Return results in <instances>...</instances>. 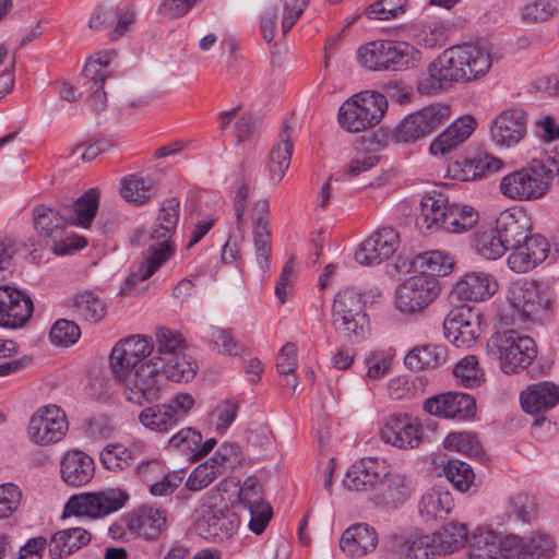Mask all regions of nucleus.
Wrapping results in <instances>:
<instances>
[{
	"instance_id": "c03bdc74",
	"label": "nucleus",
	"mask_w": 559,
	"mask_h": 559,
	"mask_svg": "<svg viewBox=\"0 0 559 559\" xmlns=\"http://www.w3.org/2000/svg\"><path fill=\"white\" fill-rule=\"evenodd\" d=\"M474 248L476 252L486 260H497L508 250L498 228L481 227L474 236Z\"/></svg>"
},
{
	"instance_id": "0e129e2a",
	"label": "nucleus",
	"mask_w": 559,
	"mask_h": 559,
	"mask_svg": "<svg viewBox=\"0 0 559 559\" xmlns=\"http://www.w3.org/2000/svg\"><path fill=\"white\" fill-rule=\"evenodd\" d=\"M205 333L219 354L231 356L240 353V346L227 330L210 325L206 328Z\"/></svg>"
},
{
	"instance_id": "c756f323",
	"label": "nucleus",
	"mask_w": 559,
	"mask_h": 559,
	"mask_svg": "<svg viewBox=\"0 0 559 559\" xmlns=\"http://www.w3.org/2000/svg\"><path fill=\"white\" fill-rule=\"evenodd\" d=\"M497 290V280L492 274L486 272L466 273L453 287V293L462 301H484Z\"/></svg>"
},
{
	"instance_id": "4468645a",
	"label": "nucleus",
	"mask_w": 559,
	"mask_h": 559,
	"mask_svg": "<svg viewBox=\"0 0 559 559\" xmlns=\"http://www.w3.org/2000/svg\"><path fill=\"white\" fill-rule=\"evenodd\" d=\"M439 294L438 277L419 272L399 286L395 304L400 311L414 313L430 305Z\"/></svg>"
},
{
	"instance_id": "603ef678",
	"label": "nucleus",
	"mask_w": 559,
	"mask_h": 559,
	"mask_svg": "<svg viewBox=\"0 0 559 559\" xmlns=\"http://www.w3.org/2000/svg\"><path fill=\"white\" fill-rule=\"evenodd\" d=\"M98 209V193L90 189L82 194L73 204L74 216L72 224L83 228L91 226Z\"/></svg>"
},
{
	"instance_id": "c85d7f7f",
	"label": "nucleus",
	"mask_w": 559,
	"mask_h": 559,
	"mask_svg": "<svg viewBox=\"0 0 559 559\" xmlns=\"http://www.w3.org/2000/svg\"><path fill=\"white\" fill-rule=\"evenodd\" d=\"M506 559L503 550V536H499L490 525H478L467 537L468 559Z\"/></svg>"
},
{
	"instance_id": "4be33fe9",
	"label": "nucleus",
	"mask_w": 559,
	"mask_h": 559,
	"mask_svg": "<svg viewBox=\"0 0 559 559\" xmlns=\"http://www.w3.org/2000/svg\"><path fill=\"white\" fill-rule=\"evenodd\" d=\"M194 525L197 533L203 538L221 542L234 534L238 520L229 511L224 512L210 506H203L197 511Z\"/></svg>"
},
{
	"instance_id": "473e14b6",
	"label": "nucleus",
	"mask_w": 559,
	"mask_h": 559,
	"mask_svg": "<svg viewBox=\"0 0 559 559\" xmlns=\"http://www.w3.org/2000/svg\"><path fill=\"white\" fill-rule=\"evenodd\" d=\"M496 227L508 247L531 238L532 221L520 207L507 209L497 216Z\"/></svg>"
},
{
	"instance_id": "09e8293b",
	"label": "nucleus",
	"mask_w": 559,
	"mask_h": 559,
	"mask_svg": "<svg viewBox=\"0 0 559 559\" xmlns=\"http://www.w3.org/2000/svg\"><path fill=\"white\" fill-rule=\"evenodd\" d=\"M478 222V212L467 204H450L442 230L464 233Z\"/></svg>"
},
{
	"instance_id": "bb28decb",
	"label": "nucleus",
	"mask_w": 559,
	"mask_h": 559,
	"mask_svg": "<svg viewBox=\"0 0 559 559\" xmlns=\"http://www.w3.org/2000/svg\"><path fill=\"white\" fill-rule=\"evenodd\" d=\"M526 122L521 111L507 110L492 121L490 139L499 147L515 146L525 136Z\"/></svg>"
},
{
	"instance_id": "5fc2aeb1",
	"label": "nucleus",
	"mask_w": 559,
	"mask_h": 559,
	"mask_svg": "<svg viewBox=\"0 0 559 559\" xmlns=\"http://www.w3.org/2000/svg\"><path fill=\"white\" fill-rule=\"evenodd\" d=\"M443 445L449 451H456L472 457H479L483 452L476 436L472 432H451L444 438Z\"/></svg>"
},
{
	"instance_id": "f3484780",
	"label": "nucleus",
	"mask_w": 559,
	"mask_h": 559,
	"mask_svg": "<svg viewBox=\"0 0 559 559\" xmlns=\"http://www.w3.org/2000/svg\"><path fill=\"white\" fill-rule=\"evenodd\" d=\"M444 335L456 347H472L483 333L481 314L469 307L451 310L443 321Z\"/></svg>"
},
{
	"instance_id": "774afa93",
	"label": "nucleus",
	"mask_w": 559,
	"mask_h": 559,
	"mask_svg": "<svg viewBox=\"0 0 559 559\" xmlns=\"http://www.w3.org/2000/svg\"><path fill=\"white\" fill-rule=\"evenodd\" d=\"M535 133L543 144L559 141V117L546 114L535 121Z\"/></svg>"
},
{
	"instance_id": "dca6fc26",
	"label": "nucleus",
	"mask_w": 559,
	"mask_h": 559,
	"mask_svg": "<svg viewBox=\"0 0 559 559\" xmlns=\"http://www.w3.org/2000/svg\"><path fill=\"white\" fill-rule=\"evenodd\" d=\"M68 431L66 413L57 405L38 408L29 419L27 436L38 445L59 442Z\"/></svg>"
},
{
	"instance_id": "3c124183",
	"label": "nucleus",
	"mask_w": 559,
	"mask_h": 559,
	"mask_svg": "<svg viewBox=\"0 0 559 559\" xmlns=\"http://www.w3.org/2000/svg\"><path fill=\"white\" fill-rule=\"evenodd\" d=\"M453 374L464 388H478L485 382V373L478 366L476 356L468 355L457 361Z\"/></svg>"
},
{
	"instance_id": "58836bf2",
	"label": "nucleus",
	"mask_w": 559,
	"mask_h": 559,
	"mask_svg": "<svg viewBox=\"0 0 559 559\" xmlns=\"http://www.w3.org/2000/svg\"><path fill=\"white\" fill-rule=\"evenodd\" d=\"M412 481L402 474H391L378 484L373 500L377 504L397 507L403 504L412 495Z\"/></svg>"
},
{
	"instance_id": "bf43d9fd",
	"label": "nucleus",
	"mask_w": 559,
	"mask_h": 559,
	"mask_svg": "<svg viewBox=\"0 0 559 559\" xmlns=\"http://www.w3.org/2000/svg\"><path fill=\"white\" fill-rule=\"evenodd\" d=\"M509 513L511 518L531 525L537 520L538 504L536 498L530 495H518L511 498Z\"/></svg>"
},
{
	"instance_id": "6e6552de",
	"label": "nucleus",
	"mask_w": 559,
	"mask_h": 559,
	"mask_svg": "<svg viewBox=\"0 0 559 559\" xmlns=\"http://www.w3.org/2000/svg\"><path fill=\"white\" fill-rule=\"evenodd\" d=\"M388 109L383 94L376 91L360 92L342 104L338 109L340 126L353 133L377 126Z\"/></svg>"
},
{
	"instance_id": "39448f33",
	"label": "nucleus",
	"mask_w": 559,
	"mask_h": 559,
	"mask_svg": "<svg viewBox=\"0 0 559 559\" xmlns=\"http://www.w3.org/2000/svg\"><path fill=\"white\" fill-rule=\"evenodd\" d=\"M179 206L180 202L176 198L163 203L151 233L153 242L148 245L147 255L129 275V284L135 285L150 278L171 257L170 239L179 219Z\"/></svg>"
},
{
	"instance_id": "b1692460",
	"label": "nucleus",
	"mask_w": 559,
	"mask_h": 559,
	"mask_svg": "<svg viewBox=\"0 0 559 559\" xmlns=\"http://www.w3.org/2000/svg\"><path fill=\"white\" fill-rule=\"evenodd\" d=\"M399 233L392 227H383L361 242L355 260L361 265H372L389 259L399 245Z\"/></svg>"
},
{
	"instance_id": "8fccbe9b",
	"label": "nucleus",
	"mask_w": 559,
	"mask_h": 559,
	"mask_svg": "<svg viewBox=\"0 0 559 559\" xmlns=\"http://www.w3.org/2000/svg\"><path fill=\"white\" fill-rule=\"evenodd\" d=\"M425 381L420 377L399 376L386 385L388 395L393 401L411 400L424 392Z\"/></svg>"
},
{
	"instance_id": "9b49d317",
	"label": "nucleus",
	"mask_w": 559,
	"mask_h": 559,
	"mask_svg": "<svg viewBox=\"0 0 559 559\" xmlns=\"http://www.w3.org/2000/svg\"><path fill=\"white\" fill-rule=\"evenodd\" d=\"M34 226L38 234L50 241L57 255H66L86 246L84 237L66 233L68 218L60 210L47 205H37L33 210Z\"/></svg>"
},
{
	"instance_id": "a18cd8bd",
	"label": "nucleus",
	"mask_w": 559,
	"mask_h": 559,
	"mask_svg": "<svg viewBox=\"0 0 559 559\" xmlns=\"http://www.w3.org/2000/svg\"><path fill=\"white\" fill-rule=\"evenodd\" d=\"M139 421L146 429L158 433H166L178 425L176 415L165 404H156L142 409L139 414Z\"/></svg>"
},
{
	"instance_id": "7c9ffc66",
	"label": "nucleus",
	"mask_w": 559,
	"mask_h": 559,
	"mask_svg": "<svg viewBox=\"0 0 559 559\" xmlns=\"http://www.w3.org/2000/svg\"><path fill=\"white\" fill-rule=\"evenodd\" d=\"M476 120L472 116H462L453 121L430 144L429 151L433 156L445 157L456 150L473 133Z\"/></svg>"
},
{
	"instance_id": "6e6d98bb",
	"label": "nucleus",
	"mask_w": 559,
	"mask_h": 559,
	"mask_svg": "<svg viewBox=\"0 0 559 559\" xmlns=\"http://www.w3.org/2000/svg\"><path fill=\"white\" fill-rule=\"evenodd\" d=\"M100 463L108 471H122L131 465L132 451L120 443L107 444L100 452Z\"/></svg>"
},
{
	"instance_id": "7ed1b4c3",
	"label": "nucleus",
	"mask_w": 559,
	"mask_h": 559,
	"mask_svg": "<svg viewBox=\"0 0 559 559\" xmlns=\"http://www.w3.org/2000/svg\"><path fill=\"white\" fill-rule=\"evenodd\" d=\"M557 299L550 283L533 278L519 280L509 287L508 309L501 311L500 320L506 324L543 322L555 312Z\"/></svg>"
},
{
	"instance_id": "f8f14e48",
	"label": "nucleus",
	"mask_w": 559,
	"mask_h": 559,
	"mask_svg": "<svg viewBox=\"0 0 559 559\" xmlns=\"http://www.w3.org/2000/svg\"><path fill=\"white\" fill-rule=\"evenodd\" d=\"M128 495L120 488H106L96 492H83L72 496L66 511L76 516L99 519L117 512L128 501Z\"/></svg>"
},
{
	"instance_id": "a211bd4d",
	"label": "nucleus",
	"mask_w": 559,
	"mask_h": 559,
	"mask_svg": "<svg viewBox=\"0 0 559 559\" xmlns=\"http://www.w3.org/2000/svg\"><path fill=\"white\" fill-rule=\"evenodd\" d=\"M380 437L395 448L414 449L421 442L423 427L416 417L406 413L392 414L384 419Z\"/></svg>"
},
{
	"instance_id": "a19ab883",
	"label": "nucleus",
	"mask_w": 559,
	"mask_h": 559,
	"mask_svg": "<svg viewBox=\"0 0 559 559\" xmlns=\"http://www.w3.org/2000/svg\"><path fill=\"white\" fill-rule=\"evenodd\" d=\"M91 540V534L83 527L61 530L51 535L48 554L51 559L70 556Z\"/></svg>"
},
{
	"instance_id": "f257e3e1",
	"label": "nucleus",
	"mask_w": 559,
	"mask_h": 559,
	"mask_svg": "<svg viewBox=\"0 0 559 559\" xmlns=\"http://www.w3.org/2000/svg\"><path fill=\"white\" fill-rule=\"evenodd\" d=\"M156 352L143 364L140 372L142 384L148 393L162 391L164 378L174 382H189L197 374V364L187 355V341L166 326L155 330Z\"/></svg>"
},
{
	"instance_id": "20e7f679",
	"label": "nucleus",
	"mask_w": 559,
	"mask_h": 559,
	"mask_svg": "<svg viewBox=\"0 0 559 559\" xmlns=\"http://www.w3.org/2000/svg\"><path fill=\"white\" fill-rule=\"evenodd\" d=\"M493 57L487 45L469 43L447 48L429 66V75L441 87L450 82H469L488 73Z\"/></svg>"
},
{
	"instance_id": "680f3d73",
	"label": "nucleus",
	"mask_w": 559,
	"mask_h": 559,
	"mask_svg": "<svg viewBox=\"0 0 559 559\" xmlns=\"http://www.w3.org/2000/svg\"><path fill=\"white\" fill-rule=\"evenodd\" d=\"M406 0H377L366 8L370 20L389 21L405 12Z\"/></svg>"
},
{
	"instance_id": "69168bd1",
	"label": "nucleus",
	"mask_w": 559,
	"mask_h": 559,
	"mask_svg": "<svg viewBox=\"0 0 559 559\" xmlns=\"http://www.w3.org/2000/svg\"><path fill=\"white\" fill-rule=\"evenodd\" d=\"M438 556L436 538L431 535L416 537L405 550V559H437Z\"/></svg>"
},
{
	"instance_id": "72a5a7b5",
	"label": "nucleus",
	"mask_w": 559,
	"mask_h": 559,
	"mask_svg": "<svg viewBox=\"0 0 559 559\" xmlns=\"http://www.w3.org/2000/svg\"><path fill=\"white\" fill-rule=\"evenodd\" d=\"M60 473L62 480L67 485L81 487L93 479L95 474V463L94 460L85 452L72 450L63 455Z\"/></svg>"
},
{
	"instance_id": "412c9836",
	"label": "nucleus",
	"mask_w": 559,
	"mask_h": 559,
	"mask_svg": "<svg viewBox=\"0 0 559 559\" xmlns=\"http://www.w3.org/2000/svg\"><path fill=\"white\" fill-rule=\"evenodd\" d=\"M507 258L509 269L515 273H526L546 260L550 245L539 235H531V238L510 246Z\"/></svg>"
},
{
	"instance_id": "4d7b16f0",
	"label": "nucleus",
	"mask_w": 559,
	"mask_h": 559,
	"mask_svg": "<svg viewBox=\"0 0 559 559\" xmlns=\"http://www.w3.org/2000/svg\"><path fill=\"white\" fill-rule=\"evenodd\" d=\"M418 263L423 267L421 272L435 277L448 275L453 267L452 257L438 250L420 254Z\"/></svg>"
},
{
	"instance_id": "0eeeda50",
	"label": "nucleus",
	"mask_w": 559,
	"mask_h": 559,
	"mask_svg": "<svg viewBox=\"0 0 559 559\" xmlns=\"http://www.w3.org/2000/svg\"><path fill=\"white\" fill-rule=\"evenodd\" d=\"M359 62L372 71L404 70L415 67L420 51L405 41L376 40L358 49Z\"/></svg>"
},
{
	"instance_id": "cd10ccee",
	"label": "nucleus",
	"mask_w": 559,
	"mask_h": 559,
	"mask_svg": "<svg viewBox=\"0 0 559 559\" xmlns=\"http://www.w3.org/2000/svg\"><path fill=\"white\" fill-rule=\"evenodd\" d=\"M424 409L443 418L467 417L475 409V401L466 393L448 392L426 400Z\"/></svg>"
},
{
	"instance_id": "e433bc0d",
	"label": "nucleus",
	"mask_w": 559,
	"mask_h": 559,
	"mask_svg": "<svg viewBox=\"0 0 559 559\" xmlns=\"http://www.w3.org/2000/svg\"><path fill=\"white\" fill-rule=\"evenodd\" d=\"M378 544L373 527L359 523L346 528L341 537V549L352 558H360L372 551Z\"/></svg>"
},
{
	"instance_id": "864d4df0",
	"label": "nucleus",
	"mask_w": 559,
	"mask_h": 559,
	"mask_svg": "<svg viewBox=\"0 0 559 559\" xmlns=\"http://www.w3.org/2000/svg\"><path fill=\"white\" fill-rule=\"evenodd\" d=\"M522 20L525 23H543L559 16V0H535L522 9Z\"/></svg>"
},
{
	"instance_id": "a878e982",
	"label": "nucleus",
	"mask_w": 559,
	"mask_h": 559,
	"mask_svg": "<svg viewBox=\"0 0 559 559\" xmlns=\"http://www.w3.org/2000/svg\"><path fill=\"white\" fill-rule=\"evenodd\" d=\"M270 205L266 199H259L251 210L255 259L260 269H270L271 241L269 228Z\"/></svg>"
},
{
	"instance_id": "2eb2a0df",
	"label": "nucleus",
	"mask_w": 559,
	"mask_h": 559,
	"mask_svg": "<svg viewBox=\"0 0 559 559\" xmlns=\"http://www.w3.org/2000/svg\"><path fill=\"white\" fill-rule=\"evenodd\" d=\"M557 543L555 536L545 530H536L526 536L507 534L503 536L506 559H552Z\"/></svg>"
},
{
	"instance_id": "f03ea898",
	"label": "nucleus",
	"mask_w": 559,
	"mask_h": 559,
	"mask_svg": "<svg viewBox=\"0 0 559 559\" xmlns=\"http://www.w3.org/2000/svg\"><path fill=\"white\" fill-rule=\"evenodd\" d=\"M154 344L145 335H131L120 340L110 354L114 377L123 388L126 399L134 404L158 400L159 392L148 393L147 385L142 384L140 372L144 359L153 354Z\"/></svg>"
},
{
	"instance_id": "393cba45",
	"label": "nucleus",
	"mask_w": 559,
	"mask_h": 559,
	"mask_svg": "<svg viewBox=\"0 0 559 559\" xmlns=\"http://www.w3.org/2000/svg\"><path fill=\"white\" fill-rule=\"evenodd\" d=\"M385 476H388V464L384 460L366 457L350 466L343 479V485L350 491L377 490L378 484Z\"/></svg>"
},
{
	"instance_id": "37998d69",
	"label": "nucleus",
	"mask_w": 559,
	"mask_h": 559,
	"mask_svg": "<svg viewBox=\"0 0 559 559\" xmlns=\"http://www.w3.org/2000/svg\"><path fill=\"white\" fill-rule=\"evenodd\" d=\"M448 359L447 348L441 345H423L409 350L404 364L411 370L437 368Z\"/></svg>"
},
{
	"instance_id": "423d86ee",
	"label": "nucleus",
	"mask_w": 559,
	"mask_h": 559,
	"mask_svg": "<svg viewBox=\"0 0 559 559\" xmlns=\"http://www.w3.org/2000/svg\"><path fill=\"white\" fill-rule=\"evenodd\" d=\"M488 353L499 361L506 374L519 373L528 368L537 356L534 340L514 330L495 333L487 343Z\"/></svg>"
},
{
	"instance_id": "2f4dec72",
	"label": "nucleus",
	"mask_w": 559,
	"mask_h": 559,
	"mask_svg": "<svg viewBox=\"0 0 559 559\" xmlns=\"http://www.w3.org/2000/svg\"><path fill=\"white\" fill-rule=\"evenodd\" d=\"M522 409L532 415L545 413L559 403V385L551 381H539L521 392Z\"/></svg>"
},
{
	"instance_id": "de8ad7c7",
	"label": "nucleus",
	"mask_w": 559,
	"mask_h": 559,
	"mask_svg": "<svg viewBox=\"0 0 559 559\" xmlns=\"http://www.w3.org/2000/svg\"><path fill=\"white\" fill-rule=\"evenodd\" d=\"M121 197L130 203L143 204L154 194V183L148 177L132 174L121 180Z\"/></svg>"
},
{
	"instance_id": "6ab92c4d",
	"label": "nucleus",
	"mask_w": 559,
	"mask_h": 559,
	"mask_svg": "<svg viewBox=\"0 0 559 559\" xmlns=\"http://www.w3.org/2000/svg\"><path fill=\"white\" fill-rule=\"evenodd\" d=\"M115 58L112 51H99L93 55L85 63L83 74L91 95L87 98L90 108L94 112H100L106 108L107 98L103 88L107 79V68Z\"/></svg>"
},
{
	"instance_id": "9d476101",
	"label": "nucleus",
	"mask_w": 559,
	"mask_h": 559,
	"mask_svg": "<svg viewBox=\"0 0 559 559\" xmlns=\"http://www.w3.org/2000/svg\"><path fill=\"white\" fill-rule=\"evenodd\" d=\"M367 314L362 295L354 288L338 292L333 301L332 324L335 331L352 342L366 336Z\"/></svg>"
},
{
	"instance_id": "49530a36",
	"label": "nucleus",
	"mask_w": 559,
	"mask_h": 559,
	"mask_svg": "<svg viewBox=\"0 0 559 559\" xmlns=\"http://www.w3.org/2000/svg\"><path fill=\"white\" fill-rule=\"evenodd\" d=\"M468 533L465 524L451 522L431 536L436 538L438 554L448 555L459 550L467 543Z\"/></svg>"
},
{
	"instance_id": "79ce46f5",
	"label": "nucleus",
	"mask_w": 559,
	"mask_h": 559,
	"mask_svg": "<svg viewBox=\"0 0 559 559\" xmlns=\"http://www.w3.org/2000/svg\"><path fill=\"white\" fill-rule=\"evenodd\" d=\"M292 128L285 123L278 135V141L274 144L269 159V177L276 185L283 178L290 165V158L294 150L290 140Z\"/></svg>"
},
{
	"instance_id": "338daca9",
	"label": "nucleus",
	"mask_w": 559,
	"mask_h": 559,
	"mask_svg": "<svg viewBox=\"0 0 559 559\" xmlns=\"http://www.w3.org/2000/svg\"><path fill=\"white\" fill-rule=\"evenodd\" d=\"M183 471L163 473L157 479L150 484V493L155 497L171 495L183 481Z\"/></svg>"
},
{
	"instance_id": "ddd939ff",
	"label": "nucleus",
	"mask_w": 559,
	"mask_h": 559,
	"mask_svg": "<svg viewBox=\"0 0 559 559\" xmlns=\"http://www.w3.org/2000/svg\"><path fill=\"white\" fill-rule=\"evenodd\" d=\"M450 116V108L436 104L404 117L392 130L395 143H413L433 132Z\"/></svg>"
},
{
	"instance_id": "5701e85b",
	"label": "nucleus",
	"mask_w": 559,
	"mask_h": 559,
	"mask_svg": "<svg viewBox=\"0 0 559 559\" xmlns=\"http://www.w3.org/2000/svg\"><path fill=\"white\" fill-rule=\"evenodd\" d=\"M239 504L248 511L249 528L261 534L272 518V509L262 497V489L254 478H249L240 486Z\"/></svg>"
},
{
	"instance_id": "ea45409f",
	"label": "nucleus",
	"mask_w": 559,
	"mask_h": 559,
	"mask_svg": "<svg viewBox=\"0 0 559 559\" xmlns=\"http://www.w3.org/2000/svg\"><path fill=\"white\" fill-rule=\"evenodd\" d=\"M67 306L78 318L88 323H99L107 314V302L93 290L71 295Z\"/></svg>"
},
{
	"instance_id": "13d9d810",
	"label": "nucleus",
	"mask_w": 559,
	"mask_h": 559,
	"mask_svg": "<svg viewBox=\"0 0 559 559\" xmlns=\"http://www.w3.org/2000/svg\"><path fill=\"white\" fill-rule=\"evenodd\" d=\"M222 472L218 463L209 459L191 472L186 481V487L190 491L201 490L213 483Z\"/></svg>"
},
{
	"instance_id": "e2e57ef3",
	"label": "nucleus",
	"mask_w": 559,
	"mask_h": 559,
	"mask_svg": "<svg viewBox=\"0 0 559 559\" xmlns=\"http://www.w3.org/2000/svg\"><path fill=\"white\" fill-rule=\"evenodd\" d=\"M80 336L81 330L79 325L66 319L57 320L49 332L51 343L64 347L75 344Z\"/></svg>"
},
{
	"instance_id": "c9c22d12",
	"label": "nucleus",
	"mask_w": 559,
	"mask_h": 559,
	"mask_svg": "<svg viewBox=\"0 0 559 559\" xmlns=\"http://www.w3.org/2000/svg\"><path fill=\"white\" fill-rule=\"evenodd\" d=\"M447 195L440 191L426 193L420 200V212L416 225L430 233L442 230L449 209Z\"/></svg>"
},
{
	"instance_id": "1a4fd4ad",
	"label": "nucleus",
	"mask_w": 559,
	"mask_h": 559,
	"mask_svg": "<svg viewBox=\"0 0 559 559\" xmlns=\"http://www.w3.org/2000/svg\"><path fill=\"white\" fill-rule=\"evenodd\" d=\"M555 170L547 164L546 156L535 159L530 167L506 175L499 185L500 192L516 201L539 199L546 193Z\"/></svg>"
},
{
	"instance_id": "052dcab7",
	"label": "nucleus",
	"mask_w": 559,
	"mask_h": 559,
	"mask_svg": "<svg viewBox=\"0 0 559 559\" xmlns=\"http://www.w3.org/2000/svg\"><path fill=\"white\" fill-rule=\"evenodd\" d=\"M445 477L461 492L469 490L474 484L475 474L473 468L460 460H451L444 467Z\"/></svg>"
},
{
	"instance_id": "4c0bfd02",
	"label": "nucleus",
	"mask_w": 559,
	"mask_h": 559,
	"mask_svg": "<svg viewBox=\"0 0 559 559\" xmlns=\"http://www.w3.org/2000/svg\"><path fill=\"white\" fill-rule=\"evenodd\" d=\"M453 507L452 496L443 487L428 489L418 501L419 516L426 523L445 520Z\"/></svg>"
},
{
	"instance_id": "aec40b11",
	"label": "nucleus",
	"mask_w": 559,
	"mask_h": 559,
	"mask_svg": "<svg viewBox=\"0 0 559 559\" xmlns=\"http://www.w3.org/2000/svg\"><path fill=\"white\" fill-rule=\"evenodd\" d=\"M33 313V301L23 290L0 286V326L22 328Z\"/></svg>"
},
{
	"instance_id": "f704fd0d",
	"label": "nucleus",
	"mask_w": 559,
	"mask_h": 559,
	"mask_svg": "<svg viewBox=\"0 0 559 559\" xmlns=\"http://www.w3.org/2000/svg\"><path fill=\"white\" fill-rule=\"evenodd\" d=\"M132 532L145 538L156 537L166 524L165 511L156 506H142L122 519Z\"/></svg>"
}]
</instances>
